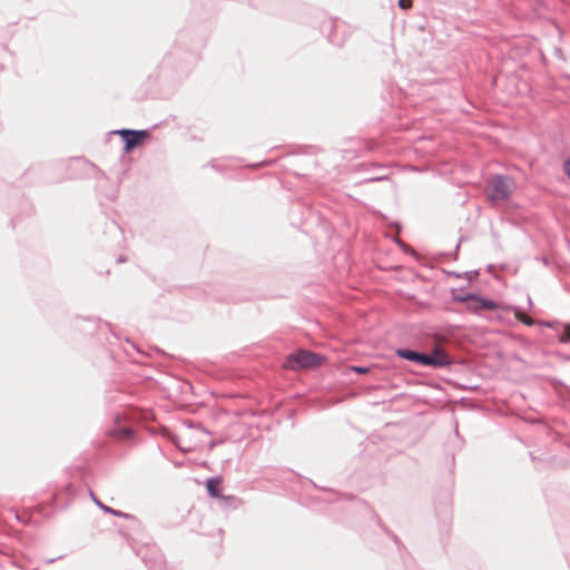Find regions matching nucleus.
Here are the masks:
<instances>
[{
    "label": "nucleus",
    "mask_w": 570,
    "mask_h": 570,
    "mask_svg": "<svg viewBox=\"0 0 570 570\" xmlns=\"http://www.w3.org/2000/svg\"><path fill=\"white\" fill-rule=\"evenodd\" d=\"M514 189V181L508 176L497 175L489 179L485 195L493 204L507 200Z\"/></svg>",
    "instance_id": "f257e3e1"
},
{
    "label": "nucleus",
    "mask_w": 570,
    "mask_h": 570,
    "mask_svg": "<svg viewBox=\"0 0 570 570\" xmlns=\"http://www.w3.org/2000/svg\"><path fill=\"white\" fill-rule=\"evenodd\" d=\"M321 361L322 357L315 353L308 351H299L287 357L285 367L296 371L306 367H314L318 365Z\"/></svg>",
    "instance_id": "f03ea898"
},
{
    "label": "nucleus",
    "mask_w": 570,
    "mask_h": 570,
    "mask_svg": "<svg viewBox=\"0 0 570 570\" xmlns=\"http://www.w3.org/2000/svg\"><path fill=\"white\" fill-rule=\"evenodd\" d=\"M117 134L125 139L127 151L140 145L148 137V131L146 130L121 129Z\"/></svg>",
    "instance_id": "7ed1b4c3"
},
{
    "label": "nucleus",
    "mask_w": 570,
    "mask_h": 570,
    "mask_svg": "<svg viewBox=\"0 0 570 570\" xmlns=\"http://www.w3.org/2000/svg\"><path fill=\"white\" fill-rule=\"evenodd\" d=\"M425 360L423 361V365L441 367L445 366L450 363L449 357L440 350H434L431 354H425Z\"/></svg>",
    "instance_id": "20e7f679"
},
{
    "label": "nucleus",
    "mask_w": 570,
    "mask_h": 570,
    "mask_svg": "<svg viewBox=\"0 0 570 570\" xmlns=\"http://www.w3.org/2000/svg\"><path fill=\"white\" fill-rule=\"evenodd\" d=\"M463 299L468 302V307L475 312L483 309V308L490 309V311L495 308V303L491 299L479 298V297L472 296V295L468 296Z\"/></svg>",
    "instance_id": "39448f33"
},
{
    "label": "nucleus",
    "mask_w": 570,
    "mask_h": 570,
    "mask_svg": "<svg viewBox=\"0 0 570 570\" xmlns=\"http://www.w3.org/2000/svg\"><path fill=\"white\" fill-rule=\"evenodd\" d=\"M220 480L218 478H210L207 480L206 489L208 491V494L213 498L224 499V500H232L234 501V497H223L219 489Z\"/></svg>",
    "instance_id": "423d86ee"
},
{
    "label": "nucleus",
    "mask_w": 570,
    "mask_h": 570,
    "mask_svg": "<svg viewBox=\"0 0 570 570\" xmlns=\"http://www.w3.org/2000/svg\"><path fill=\"white\" fill-rule=\"evenodd\" d=\"M396 354L404 360L412 361L421 365H423V361H426L424 353H419L412 350L399 348Z\"/></svg>",
    "instance_id": "0eeeda50"
},
{
    "label": "nucleus",
    "mask_w": 570,
    "mask_h": 570,
    "mask_svg": "<svg viewBox=\"0 0 570 570\" xmlns=\"http://www.w3.org/2000/svg\"><path fill=\"white\" fill-rule=\"evenodd\" d=\"M90 495H91V499L94 500V502L96 503L97 507H99L102 511H105L106 513H109L111 515H115V517H119V518H124V519H134V517L129 513H126V512H122V511H119V510H115L111 508V505H105L101 501H99L95 494L92 492H90Z\"/></svg>",
    "instance_id": "6e6552de"
},
{
    "label": "nucleus",
    "mask_w": 570,
    "mask_h": 570,
    "mask_svg": "<svg viewBox=\"0 0 570 570\" xmlns=\"http://www.w3.org/2000/svg\"><path fill=\"white\" fill-rule=\"evenodd\" d=\"M137 430H109V436L117 441L127 442L135 436Z\"/></svg>",
    "instance_id": "1a4fd4ad"
},
{
    "label": "nucleus",
    "mask_w": 570,
    "mask_h": 570,
    "mask_svg": "<svg viewBox=\"0 0 570 570\" xmlns=\"http://www.w3.org/2000/svg\"><path fill=\"white\" fill-rule=\"evenodd\" d=\"M448 439H449V442H450V445H449L450 450L455 449V448H460L461 444H462V439L460 436V433H459L458 429L450 430Z\"/></svg>",
    "instance_id": "9d476101"
},
{
    "label": "nucleus",
    "mask_w": 570,
    "mask_h": 570,
    "mask_svg": "<svg viewBox=\"0 0 570 570\" xmlns=\"http://www.w3.org/2000/svg\"><path fill=\"white\" fill-rule=\"evenodd\" d=\"M514 316L522 323H524L525 325H533L534 322L532 318H530L529 316L524 315L519 308H515L514 309Z\"/></svg>",
    "instance_id": "9b49d317"
},
{
    "label": "nucleus",
    "mask_w": 570,
    "mask_h": 570,
    "mask_svg": "<svg viewBox=\"0 0 570 570\" xmlns=\"http://www.w3.org/2000/svg\"><path fill=\"white\" fill-rule=\"evenodd\" d=\"M560 342L568 343L570 342V325L566 326L563 332L560 335Z\"/></svg>",
    "instance_id": "f8f14e48"
},
{
    "label": "nucleus",
    "mask_w": 570,
    "mask_h": 570,
    "mask_svg": "<svg viewBox=\"0 0 570 570\" xmlns=\"http://www.w3.org/2000/svg\"><path fill=\"white\" fill-rule=\"evenodd\" d=\"M413 2L412 0H399V7L401 9L407 10L412 7Z\"/></svg>",
    "instance_id": "ddd939ff"
},
{
    "label": "nucleus",
    "mask_w": 570,
    "mask_h": 570,
    "mask_svg": "<svg viewBox=\"0 0 570 570\" xmlns=\"http://www.w3.org/2000/svg\"><path fill=\"white\" fill-rule=\"evenodd\" d=\"M352 370L356 373H360V374H364V373H367L368 372V368L367 367H363V366H353Z\"/></svg>",
    "instance_id": "4468645a"
},
{
    "label": "nucleus",
    "mask_w": 570,
    "mask_h": 570,
    "mask_svg": "<svg viewBox=\"0 0 570 570\" xmlns=\"http://www.w3.org/2000/svg\"><path fill=\"white\" fill-rule=\"evenodd\" d=\"M563 169L567 176L570 178V159L564 163Z\"/></svg>",
    "instance_id": "2eb2a0df"
},
{
    "label": "nucleus",
    "mask_w": 570,
    "mask_h": 570,
    "mask_svg": "<svg viewBox=\"0 0 570 570\" xmlns=\"http://www.w3.org/2000/svg\"><path fill=\"white\" fill-rule=\"evenodd\" d=\"M164 431L166 432L165 435L170 436V433H169L168 429H165Z\"/></svg>",
    "instance_id": "dca6fc26"
}]
</instances>
